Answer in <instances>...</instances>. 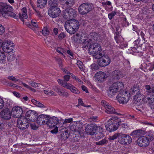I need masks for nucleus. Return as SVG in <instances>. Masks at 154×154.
<instances>
[{"mask_svg": "<svg viewBox=\"0 0 154 154\" xmlns=\"http://www.w3.org/2000/svg\"><path fill=\"white\" fill-rule=\"evenodd\" d=\"M106 77V74L102 72H99L96 73L95 76V78L96 80L100 82L105 81Z\"/></svg>", "mask_w": 154, "mask_h": 154, "instance_id": "23", "label": "nucleus"}, {"mask_svg": "<svg viewBox=\"0 0 154 154\" xmlns=\"http://www.w3.org/2000/svg\"><path fill=\"white\" fill-rule=\"evenodd\" d=\"M61 2L67 6L72 7L75 4V0H60Z\"/></svg>", "mask_w": 154, "mask_h": 154, "instance_id": "31", "label": "nucleus"}, {"mask_svg": "<svg viewBox=\"0 0 154 154\" xmlns=\"http://www.w3.org/2000/svg\"><path fill=\"white\" fill-rule=\"evenodd\" d=\"M70 75H65L63 77L64 78V81L65 82H68L69 81L70 78Z\"/></svg>", "mask_w": 154, "mask_h": 154, "instance_id": "56", "label": "nucleus"}, {"mask_svg": "<svg viewBox=\"0 0 154 154\" xmlns=\"http://www.w3.org/2000/svg\"><path fill=\"white\" fill-rule=\"evenodd\" d=\"M82 88L83 91H85L86 93H88V91L87 90V87H86L84 85H82Z\"/></svg>", "mask_w": 154, "mask_h": 154, "instance_id": "64", "label": "nucleus"}, {"mask_svg": "<svg viewBox=\"0 0 154 154\" xmlns=\"http://www.w3.org/2000/svg\"><path fill=\"white\" fill-rule=\"evenodd\" d=\"M132 95L137 96H140L141 94L140 92V90L139 88L137 86H134L131 88L130 93H129Z\"/></svg>", "mask_w": 154, "mask_h": 154, "instance_id": "25", "label": "nucleus"}, {"mask_svg": "<svg viewBox=\"0 0 154 154\" xmlns=\"http://www.w3.org/2000/svg\"><path fill=\"white\" fill-rule=\"evenodd\" d=\"M19 16L20 19L23 22L24 21L23 18L25 19L27 18V11L26 8H24L22 9L21 13H20Z\"/></svg>", "mask_w": 154, "mask_h": 154, "instance_id": "26", "label": "nucleus"}, {"mask_svg": "<svg viewBox=\"0 0 154 154\" xmlns=\"http://www.w3.org/2000/svg\"><path fill=\"white\" fill-rule=\"evenodd\" d=\"M11 112L13 117L19 118L22 116L21 115L23 113V110L20 107L17 106L13 108Z\"/></svg>", "mask_w": 154, "mask_h": 154, "instance_id": "15", "label": "nucleus"}, {"mask_svg": "<svg viewBox=\"0 0 154 154\" xmlns=\"http://www.w3.org/2000/svg\"><path fill=\"white\" fill-rule=\"evenodd\" d=\"M27 26L32 29H34L35 28L38 27V23L36 20H31V23H27Z\"/></svg>", "mask_w": 154, "mask_h": 154, "instance_id": "28", "label": "nucleus"}, {"mask_svg": "<svg viewBox=\"0 0 154 154\" xmlns=\"http://www.w3.org/2000/svg\"><path fill=\"white\" fill-rule=\"evenodd\" d=\"M77 64L81 70L83 71L84 70L85 66L82 62L79 60H78L77 61Z\"/></svg>", "mask_w": 154, "mask_h": 154, "instance_id": "41", "label": "nucleus"}, {"mask_svg": "<svg viewBox=\"0 0 154 154\" xmlns=\"http://www.w3.org/2000/svg\"><path fill=\"white\" fill-rule=\"evenodd\" d=\"M90 35L91 34H90L88 37L89 41L88 40L86 39L83 42V47L84 48H86L88 46H90L91 44V41L90 40L89 38Z\"/></svg>", "mask_w": 154, "mask_h": 154, "instance_id": "38", "label": "nucleus"}, {"mask_svg": "<svg viewBox=\"0 0 154 154\" xmlns=\"http://www.w3.org/2000/svg\"><path fill=\"white\" fill-rule=\"evenodd\" d=\"M112 75L114 79H119L124 76L123 73L119 70H115L112 72Z\"/></svg>", "mask_w": 154, "mask_h": 154, "instance_id": "27", "label": "nucleus"}, {"mask_svg": "<svg viewBox=\"0 0 154 154\" xmlns=\"http://www.w3.org/2000/svg\"><path fill=\"white\" fill-rule=\"evenodd\" d=\"M148 136L150 140L154 139V131H149L148 133Z\"/></svg>", "mask_w": 154, "mask_h": 154, "instance_id": "47", "label": "nucleus"}, {"mask_svg": "<svg viewBox=\"0 0 154 154\" xmlns=\"http://www.w3.org/2000/svg\"><path fill=\"white\" fill-rule=\"evenodd\" d=\"M135 45H134V47H131V50L134 52L138 53L139 52V51L137 50V48Z\"/></svg>", "mask_w": 154, "mask_h": 154, "instance_id": "62", "label": "nucleus"}, {"mask_svg": "<svg viewBox=\"0 0 154 154\" xmlns=\"http://www.w3.org/2000/svg\"><path fill=\"white\" fill-rule=\"evenodd\" d=\"M121 134L119 133H116L112 136H109V140H113L116 139L118 137L119 138Z\"/></svg>", "mask_w": 154, "mask_h": 154, "instance_id": "39", "label": "nucleus"}, {"mask_svg": "<svg viewBox=\"0 0 154 154\" xmlns=\"http://www.w3.org/2000/svg\"><path fill=\"white\" fill-rule=\"evenodd\" d=\"M72 87H71V88L70 89L72 92L76 94H80V92L79 91L77 88L73 85Z\"/></svg>", "mask_w": 154, "mask_h": 154, "instance_id": "42", "label": "nucleus"}, {"mask_svg": "<svg viewBox=\"0 0 154 154\" xmlns=\"http://www.w3.org/2000/svg\"><path fill=\"white\" fill-rule=\"evenodd\" d=\"M6 56L5 54L0 51V63H4L6 61Z\"/></svg>", "mask_w": 154, "mask_h": 154, "instance_id": "33", "label": "nucleus"}, {"mask_svg": "<svg viewBox=\"0 0 154 154\" xmlns=\"http://www.w3.org/2000/svg\"><path fill=\"white\" fill-rule=\"evenodd\" d=\"M121 37L119 35H117L114 37L117 43L119 44L121 43L120 39Z\"/></svg>", "mask_w": 154, "mask_h": 154, "instance_id": "59", "label": "nucleus"}, {"mask_svg": "<svg viewBox=\"0 0 154 154\" xmlns=\"http://www.w3.org/2000/svg\"><path fill=\"white\" fill-rule=\"evenodd\" d=\"M56 50L57 52L61 54L62 55L63 54L62 53V52H63V50L61 48L58 47L57 48Z\"/></svg>", "mask_w": 154, "mask_h": 154, "instance_id": "63", "label": "nucleus"}, {"mask_svg": "<svg viewBox=\"0 0 154 154\" xmlns=\"http://www.w3.org/2000/svg\"><path fill=\"white\" fill-rule=\"evenodd\" d=\"M97 120V116H93L89 119V121L90 122H95Z\"/></svg>", "mask_w": 154, "mask_h": 154, "instance_id": "52", "label": "nucleus"}, {"mask_svg": "<svg viewBox=\"0 0 154 154\" xmlns=\"http://www.w3.org/2000/svg\"><path fill=\"white\" fill-rule=\"evenodd\" d=\"M72 85L71 84L65 82L62 86L65 88L70 90L71 88V87H72Z\"/></svg>", "mask_w": 154, "mask_h": 154, "instance_id": "46", "label": "nucleus"}, {"mask_svg": "<svg viewBox=\"0 0 154 154\" xmlns=\"http://www.w3.org/2000/svg\"><path fill=\"white\" fill-rule=\"evenodd\" d=\"M8 79L12 81L13 82H16L18 81V79H16L15 77L13 76H8Z\"/></svg>", "mask_w": 154, "mask_h": 154, "instance_id": "54", "label": "nucleus"}, {"mask_svg": "<svg viewBox=\"0 0 154 154\" xmlns=\"http://www.w3.org/2000/svg\"><path fill=\"white\" fill-rule=\"evenodd\" d=\"M49 116L45 115L42 114L38 116L37 119V123L40 125L46 124Z\"/></svg>", "mask_w": 154, "mask_h": 154, "instance_id": "19", "label": "nucleus"}, {"mask_svg": "<svg viewBox=\"0 0 154 154\" xmlns=\"http://www.w3.org/2000/svg\"><path fill=\"white\" fill-rule=\"evenodd\" d=\"M73 121V119L72 118H70L68 119H65L63 122H62V126H61V128L63 127H66V126L67 125V124L72 122Z\"/></svg>", "mask_w": 154, "mask_h": 154, "instance_id": "34", "label": "nucleus"}, {"mask_svg": "<svg viewBox=\"0 0 154 154\" xmlns=\"http://www.w3.org/2000/svg\"><path fill=\"white\" fill-rule=\"evenodd\" d=\"M130 97V93L126 91H123L120 92L116 96L119 102L122 104L127 103Z\"/></svg>", "mask_w": 154, "mask_h": 154, "instance_id": "10", "label": "nucleus"}, {"mask_svg": "<svg viewBox=\"0 0 154 154\" xmlns=\"http://www.w3.org/2000/svg\"><path fill=\"white\" fill-rule=\"evenodd\" d=\"M82 124V122H78L71 125L70 127V129L71 131L78 133L79 134H80L81 129L83 128Z\"/></svg>", "mask_w": 154, "mask_h": 154, "instance_id": "17", "label": "nucleus"}, {"mask_svg": "<svg viewBox=\"0 0 154 154\" xmlns=\"http://www.w3.org/2000/svg\"><path fill=\"white\" fill-rule=\"evenodd\" d=\"M57 1L55 0H50L49 5L50 7L48 11L49 15L52 18H56L58 17L61 11L59 8L57 6Z\"/></svg>", "mask_w": 154, "mask_h": 154, "instance_id": "5", "label": "nucleus"}, {"mask_svg": "<svg viewBox=\"0 0 154 154\" xmlns=\"http://www.w3.org/2000/svg\"><path fill=\"white\" fill-rule=\"evenodd\" d=\"M66 37L65 34L63 32H61L58 35V37L60 39H62Z\"/></svg>", "mask_w": 154, "mask_h": 154, "instance_id": "58", "label": "nucleus"}, {"mask_svg": "<svg viewBox=\"0 0 154 154\" xmlns=\"http://www.w3.org/2000/svg\"><path fill=\"white\" fill-rule=\"evenodd\" d=\"M121 122V120L118 117H112L106 123V129L109 132L115 131L118 129Z\"/></svg>", "mask_w": 154, "mask_h": 154, "instance_id": "4", "label": "nucleus"}, {"mask_svg": "<svg viewBox=\"0 0 154 154\" xmlns=\"http://www.w3.org/2000/svg\"><path fill=\"white\" fill-rule=\"evenodd\" d=\"M146 33V31H142L140 30H138L137 32V33L138 35H140L142 38L144 40V41L145 40V38H144L145 36V34Z\"/></svg>", "mask_w": 154, "mask_h": 154, "instance_id": "44", "label": "nucleus"}, {"mask_svg": "<svg viewBox=\"0 0 154 154\" xmlns=\"http://www.w3.org/2000/svg\"><path fill=\"white\" fill-rule=\"evenodd\" d=\"M47 3V0H38L37 1V6L39 8H42L45 7Z\"/></svg>", "mask_w": 154, "mask_h": 154, "instance_id": "32", "label": "nucleus"}, {"mask_svg": "<svg viewBox=\"0 0 154 154\" xmlns=\"http://www.w3.org/2000/svg\"><path fill=\"white\" fill-rule=\"evenodd\" d=\"M144 87L146 90L149 91L147 92V94L149 93H154V87L151 88L150 85H145Z\"/></svg>", "mask_w": 154, "mask_h": 154, "instance_id": "40", "label": "nucleus"}, {"mask_svg": "<svg viewBox=\"0 0 154 154\" xmlns=\"http://www.w3.org/2000/svg\"><path fill=\"white\" fill-rule=\"evenodd\" d=\"M116 12L115 11H113L112 12L108 14V17L110 20H111L113 17L116 14Z\"/></svg>", "mask_w": 154, "mask_h": 154, "instance_id": "51", "label": "nucleus"}, {"mask_svg": "<svg viewBox=\"0 0 154 154\" xmlns=\"http://www.w3.org/2000/svg\"><path fill=\"white\" fill-rule=\"evenodd\" d=\"M61 128L60 130L61 131L60 135L61 138L66 139L69 136V132L68 130V127Z\"/></svg>", "mask_w": 154, "mask_h": 154, "instance_id": "24", "label": "nucleus"}, {"mask_svg": "<svg viewBox=\"0 0 154 154\" xmlns=\"http://www.w3.org/2000/svg\"><path fill=\"white\" fill-rule=\"evenodd\" d=\"M12 42L10 40H5L3 42H2V47L3 51L5 52V50H7L8 48H9V46Z\"/></svg>", "mask_w": 154, "mask_h": 154, "instance_id": "30", "label": "nucleus"}, {"mask_svg": "<svg viewBox=\"0 0 154 154\" xmlns=\"http://www.w3.org/2000/svg\"><path fill=\"white\" fill-rule=\"evenodd\" d=\"M42 34L44 36H47L49 34V31L47 27L44 28L42 31Z\"/></svg>", "mask_w": 154, "mask_h": 154, "instance_id": "43", "label": "nucleus"}, {"mask_svg": "<svg viewBox=\"0 0 154 154\" xmlns=\"http://www.w3.org/2000/svg\"><path fill=\"white\" fill-rule=\"evenodd\" d=\"M124 87V84L122 82L118 81L114 83L109 88L108 95L110 97H112L116 93L122 90Z\"/></svg>", "mask_w": 154, "mask_h": 154, "instance_id": "6", "label": "nucleus"}, {"mask_svg": "<svg viewBox=\"0 0 154 154\" xmlns=\"http://www.w3.org/2000/svg\"><path fill=\"white\" fill-rule=\"evenodd\" d=\"M145 102L147 103L149 106L152 108H154V100L151 99V97H147L145 96Z\"/></svg>", "mask_w": 154, "mask_h": 154, "instance_id": "29", "label": "nucleus"}, {"mask_svg": "<svg viewBox=\"0 0 154 154\" xmlns=\"http://www.w3.org/2000/svg\"><path fill=\"white\" fill-rule=\"evenodd\" d=\"M63 13V15L64 19L69 20L65 24L66 30L71 34L75 33L78 30L79 24L78 20L70 19L75 17V10L72 8H68L64 10Z\"/></svg>", "mask_w": 154, "mask_h": 154, "instance_id": "1", "label": "nucleus"}, {"mask_svg": "<svg viewBox=\"0 0 154 154\" xmlns=\"http://www.w3.org/2000/svg\"><path fill=\"white\" fill-rule=\"evenodd\" d=\"M4 106V103L3 99L0 97V109L3 108Z\"/></svg>", "mask_w": 154, "mask_h": 154, "instance_id": "55", "label": "nucleus"}, {"mask_svg": "<svg viewBox=\"0 0 154 154\" xmlns=\"http://www.w3.org/2000/svg\"><path fill=\"white\" fill-rule=\"evenodd\" d=\"M56 60L58 63L59 65L60 66H62V60L59 57H57L56 58Z\"/></svg>", "mask_w": 154, "mask_h": 154, "instance_id": "57", "label": "nucleus"}, {"mask_svg": "<svg viewBox=\"0 0 154 154\" xmlns=\"http://www.w3.org/2000/svg\"><path fill=\"white\" fill-rule=\"evenodd\" d=\"M118 141L122 144H130L132 141L131 137L126 134H121L118 138Z\"/></svg>", "mask_w": 154, "mask_h": 154, "instance_id": "14", "label": "nucleus"}, {"mask_svg": "<svg viewBox=\"0 0 154 154\" xmlns=\"http://www.w3.org/2000/svg\"><path fill=\"white\" fill-rule=\"evenodd\" d=\"M96 135V137L98 139H100L104 137L103 134L101 132H99Z\"/></svg>", "mask_w": 154, "mask_h": 154, "instance_id": "49", "label": "nucleus"}, {"mask_svg": "<svg viewBox=\"0 0 154 154\" xmlns=\"http://www.w3.org/2000/svg\"><path fill=\"white\" fill-rule=\"evenodd\" d=\"M133 43L136 46L137 48H138V45L140 43V39L139 38H138L137 40L134 41Z\"/></svg>", "mask_w": 154, "mask_h": 154, "instance_id": "53", "label": "nucleus"}, {"mask_svg": "<svg viewBox=\"0 0 154 154\" xmlns=\"http://www.w3.org/2000/svg\"><path fill=\"white\" fill-rule=\"evenodd\" d=\"M107 141L108 140L106 139L105 138L99 141L96 142V144L97 145H103L106 144Z\"/></svg>", "mask_w": 154, "mask_h": 154, "instance_id": "45", "label": "nucleus"}, {"mask_svg": "<svg viewBox=\"0 0 154 154\" xmlns=\"http://www.w3.org/2000/svg\"><path fill=\"white\" fill-rule=\"evenodd\" d=\"M29 124H30V126L31 128L32 129L36 130L38 128L34 123H30Z\"/></svg>", "mask_w": 154, "mask_h": 154, "instance_id": "60", "label": "nucleus"}, {"mask_svg": "<svg viewBox=\"0 0 154 154\" xmlns=\"http://www.w3.org/2000/svg\"><path fill=\"white\" fill-rule=\"evenodd\" d=\"M91 69L92 70H98L99 67L98 65L96 64H94L91 65Z\"/></svg>", "mask_w": 154, "mask_h": 154, "instance_id": "50", "label": "nucleus"}, {"mask_svg": "<svg viewBox=\"0 0 154 154\" xmlns=\"http://www.w3.org/2000/svg\"><path fill=\"white\" fill-rule=\"evenodd\" d=\"M30 84L33 87L36 88L39 87L41 85L39 83H37L35 82L31 81L29 82Z\"/></svg>", "mask_w": 154, "mask_h": 154, "instance_id": "48", "label": "nucleus"}, {"mask_svg": "<svg viewBox=\"0 0 154 154\" xmlns=\"http://www.w3.org/2000/svg\"><path fill=\"white\" fill-rule=\"evenodd\" d=\"M137 143L140 147H146L149 144V140L145 136L140 137L137 140Z\"/></svg>", "mask_w": 154, "mask_h": 154, "instance_id": "16", "label": "nucleus"}, {"mask_svg": "<svg viewBox=\"0 0 154 154\" xmlns=\"http://www.w3.org/2000/svg\"><path fill=\"white\" fill-rule=\"evenodd\" d=\"M29 122L28 119L25 117L21 116L17 120V127L20 129H25L28 127L30 123Z\"/></svg>", "mask_w": 154, "mask_h": 154, "instance_id": "11", "label": "nucleus"}, {"mask_svg": "<svg viewBox=\"0 0 154 154\" xmlns=\"http://www.w3.org/2000/svg\"><path fill=\"white\" fill-rule=\"evenodd\" d=\"M143 132L142 130H138L133 131L131 133V134L133 135L134 137H138L141 135Z\"/></svg>", "mask_w": 154, "mask_h": 154, "instance_id": "36", "label": "nucleus"}, {"mask_svg": "<svg viewBox=\"0 0 154 154\" xmlns=\"http://www.w3.org/2000/svg\"><path fill=\"white\" fill-rule=\"evenodd\" d=\"M94 8L93 5L89 3L82 4L79 8V11L82 15H85L88 13L92 10Z\"/></svg>", "mask_w": 154, "mask_h": 154, "instance_id": "8", "label": "nucleus"}, {"mask_svg": "<svg viewBox=\"0 0 154 154\" xmlns=\"http://www.w3.org/2000/svg\"><path fill=\"white\" fill-rule=\"evenodd\" d=\"M26 116L29 117L27 119L29 121L33 122L35 119L36 116H37V113L35 111L29 110L26 112Z\"/></svg>", "mask_w": 154, "mask_h": 154, "instance_id": "20", "label": "nucleus"}, {"mask_svg": "<svg viewBox=\"0 0 154 154\" xmlns=\"http://www.w3.org/2000/svg\"><path fill=\"white\" fill-rule=\"evenodd\" d=\"M31 101L34 105L38 107L41 108L45 107L44 104L34 99H32L31 100Z\"/></svg>", "mask_w": 154, "mask_h": 154, "instance_id": "35", "label": "nucleus"}, {"mask_svg": "<svg viewBox=\"0 0 154 154\" xmlns=\"http://www.w3.org/2000/svg\"><path fill=\"white\" fill-rule=\"evenodd\" d=\"M145 96L141 95L140 96H135L134 98V103L137 105L140 106L145 102Z\"/></svg>", "mask_w": 154, "mask_h": 154, "instance_id": "21", "label": "nucleus"}, {"mask_svg": "<svg viewBox=\"0 0 154 154\" xmlns=\"http://www.w3.org/2000/svg\"><path fill=\"white\" fill-rule=\"evenodd\" d=\"M100 37L97 33L93 32L91 33L89 39L91 41V44L88 49L89 53L93 56L95 59L100 58L103 55V52L100 45L96 42Z\"/></svg>", "mask_w": 154, "mask_h": 154, "instance_id": "2", "label": "nucleus"}, {"mask_svg": "<svg viewBox=\"0 0 154 154\" xmlns=\"http://www.w3.org/2000/svg\"><path fill=\"white\" fill-rule=\"evenodd\" d=\"M1 114L2 117L5 120L10 119L11 117V112L8 109H4L1 112Z\"/></svg>", "mask_w": 154, "mask_h": 154, "instance_id": "22", "label": "nucleus"}, {"mask_svg": "<svg viewBox=\"0 0 154 154\" xmlns=\"http://www.w3.org/2000/svg\"><path fill=\"white\" fill-rule=\"evenodd\" d=\"M103 128L100 126L94 124H88L85 128L86 132L88 134L91 135H94L97 131H100L102 130Z\"/></svg>", "mask_w": 154, "mask_h": 154, "instance_id": "9", "label": "nucleus"}, {"mask_svg": "<svg viewBox=\"0 0 154 154\" xmlns=\"http://www.w3.org/2000/svg\"><path fill=\"white\" fill-rule=\"evenodd\" d=\"M5 31L4 27L0 24V34H2Z\"/></svg>", "mask_w": 154, "mask_h": 154, "instance_id": "61", "label": "nucleus"}, {"mask_svg": "<svg viewBox=\"0 0 154 154\" xmlns=\"http://www.w3.org/2000/svg\"><path fill=\"white\" fill-rule=\"evenodd\" d=\"M14 44L11 42L9 46V48H8L7 50H5V52L8 53L13 51L14 49Z\"/></svg>", "mask_w": 154, "mask_h": 154, "instance_id": "37", "label": "nucleus"}, {"mask_svg": "<svg viewBox=\"0 0 154 154\" xmlns=\"http://www.w3.org/2000/svg\"><path fill=\"white\" fill-rule=\"evenodd\" d=\"M101 103L103 106L106 109L105 112L109 114H117L118 113L116 111L115 109L109 103L104 100L101 101Z\"/></svg>", "mask_w": 154, "mask_h": 154, "instance_id": "13", "label": "nucleus"}, {"mask_svg": "<svg viewBox=\"0 0 154 154\" xmlns=\"http://www.w3.org/2000/svg\"><path fill=\"white\" fill-rule=\"evenodd\" d=\"M13 8L6 3L0 2V15L6 18L8 17H12L16 19L18 18L17 15L13 13Z\"/></svg>", "mask_w": 154, "mask_h": 154, "instance_id": "3", "label": "nucleus"}, {"mask_svg": "<svg viewBox=\"0 0 154 154\" xmlns=\"http://www.w3.org/2000/svg\"><path fill=\"white\" fill-rule=\"evenodd\" d=\"M97 59L98 64L101 67L109 65L111 61L109 56L106 55H103V54L102 57Z\"/></svg>", "mask_w": 154, "mask_h": 154, "instance_id": "12", "label": "nucleus"}, {"mask_svg": "<svg viewBox=\"0 0 154 154\" xmlns=\"http://www.w3.org/2000/svg\"><path fill=\"white\" fill-rule=\"evenodd\" d=\"M59 120L58 118L55 117H52L48 118L47 122V125L49 128H54V129L51 131L52 134H56L58 131V127L56 125L59 122Z\"/></svg>", "mask_w": 154, "mask_h": 154, "instance_id": "7", "label": "nucleus"}, {"mask_svg": "<svg viewBox=\"0 0 154 154\" xmlns=\"http://www.w3.org/2000/svg\"><path fill=\"white\" fill-rule=\"evenodd\" d=\"M52 89L61 96L65 97H67L69 96V93L66 90L63 88H60L59 86H53Z\"/></svg>", "mask_w": 154, "mask_h": 154, "instance_id": "18", "label": "nucleus"}]
</instances>
